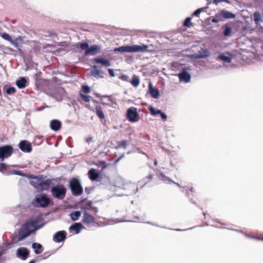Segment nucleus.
Listing matches in <instances>:
<instances>
[{"mask_svg":"<svg viewBox=\"0 0 263 263\" xmlns=\"http://www.w3.org/2000/svg\"><path fill=\"white\" fill-rule=\"evenodd\" d=\"M217 60H221L224 62L230 63L231 62L232 59L228 56L224 55L223 54H220L217 58Z\"/></svg>","mask_w":263,"mask_h":263,"instance_id":"27","label":"nucleus"},{"mask_svg":"<svg viewBox=\"0 0 263 263\" xmlns=\"http://www.w3.org/2000/svg\"><path fill=\"white\" fill-rule=\"evenodd\" d=\"M92 63L96 64H101L102 66L104 67H109L111 65L110 62L108 60L100 57H97L96 58L93 59L92 60Z\"/></svg>","mask_w":263,"mask_h":263,"instance_id":"13","label":"nucleus"},{"mask_svg":"<svg viewBox=\"0 0 263 263\" xmlns=\"http://www.w3.org/2000/svg\"><path fill=\"white\" fill-rule=\"evenodd\" d=\"M29 254V251L26 248H20L17 250V255L23 260H26Z\"/></svg>","mask_w":263,"mask_h":263,"instance_id":"12","label":"nucleus"},{"mask_svg":"<svg viewBox=\"0 0 263 263\" xmlns=\"http://www.w3.org/2000/svg\"><path fill=\"white\" fill-rule=\"evenodd\" d=\"M93 102H97V101L93 100Z\"/></svg>","mask_w":263,"mask_h":263,"instance_id":"56","label":"nucleus"},{"mask_svg":"<svg viewBox=\"0 0 263 263\" xmlns=\"http://www.w3.org/2000/svg\"><path fill=\"white\" fill-rule=\"evenodd\" d=\"M16 89L13 87H10L6 89V92L8 95H11L15 93Z\"/></svg>","mask_w":263,"mask_h":263,"instance_id":"36","label":"nucleus"},{"mask_svg":"<svg viewBox=\"0 0 263 263\" xmlns=\"http://www.w3.org/2000/svg\"><path fill=\"white\" fill-rule=\"evenodd\" d=\"M108 73H109V75L111 77H114L115 76L114 71V70L112 69H108Z\"/></svg>","mask_w":263,"mask_h":263,"instance_id":"45","label":"nucleus"},{"mask_svg":"<svg viewBox=\"0 0 263 263\" xmlns=\"http://www.w3.org/2000/svg\"><path fill=\"white\" fill-rule=\"evenodd\" d=\"M194 189L193 187H191L190 189V191L191 192H194Z\"/></svg>","mask_w":263,"mask_h":263,"instance_id":"50","label":"nucleus"},{"mask_svg":"<svg viewBox=\"0 0 263 263\" xmlns=\"http://www.w3.org/2000/svg\"><path fill=\"white\" fill-rule=\"evenodd\" d=\"M61 122L58 120H53L50 122V128L54 131L59 130L61 128Z\"/></svg>","mask_w":263,"mask_h":263,"instance_id":"17","label":"nucleus"},{"mask_svg":"<svg viewBox=\"0 0 263 263\" xmlns=\"http://www.w3.org/2000/svg\"><path fill=\"white\" fill-rule=\"evenodd\" d=\"M147 178L149 179V180H151L153 178V175H149Z\"/></svg>","mask_w":263,"mask_h":263,"instance_id":"49","label":"nucleus"},{"mask_svg":"<svg viewBox=\"0 0 263 263\" xmlns=\"http://www.w3.org/2000/svg\"><path fill=\"white\" fill-rule=\"evenodd\" d=\"M13 153V148L10 145L0 146V161H3L5 158L10 157Z\"/></svg>","mask_w":263,"mask_h":263,"instance_id":"5","label":"nucleus"},{"mask_svg":"<svg viewBox=\"0 0 263 263\" xmlns=\"http://www.w3.org/2000/svg\"><path fill=\"white\" fill-rule=\"evenodd\" d=\"M220 15H216V17L212 20V22L214 23H217L220 21H221L222 20L220 18Z\"/></svg>","mask_w":263,"mask_h":263,"instance_id":"40","label":"nucleus"},{"mask_svg":"<svg viewBox=\"0 0 263 263\" xmlns=\"http://www.w3.org/2000/svg\"><path fill=\"white\" fill-rule=\"evenodd\" d=\"M89 44L87 42H84V43H78L76 45V48H80L82 50L85 51L87 50V49H88Z\"/></svg>","mask_w":263,"mask_h":263,"instance_id":"28","label":"nucleus"},{"mask_svg":"<svg viewBox=\"0 0 263 263\" xmlns=\"http://www.w3.org/2000/svg\"><path fill=\"white\" fill-rule=\"evenodd\" d=\"M222 2H225L226 3H229L228 0H213V2L216 5L218 4L219 3H221Z\"/></svg>","mask_w":263,"mask_h":263,"instance_id":"44","label":"nucleus"},{"mask_svg":"<svg viewBox=\"0 0 263 263\" xmlns=\"http://www.w3.org/2000/svg\"><path fill=\"white\" fill-rule=\"evenodd\" d=\"M82 90L84 93H88L90 92V88L87 85H83L82 86Z\"/></svg>","mask_w":263,"mask_h":263,"instance_id":"37","label":"nucleus"},{"mask_svg":"<svg viewBox=\"0 0 263 263\" xmlns=\"http://www.w3.org/2000/svg\"><path fill=\"white\" fill-rule=\"evenodd\" d=\"M253 238H254V239H256L257 240H263V236H262V235L259 236L253 237Z\"/></svg>","mask_w":263,"mask_h":263,"instance_id":"47","label":"nucleus"},{"mask_svg":"<svg viewBox=\"0 0 263 263\" xmlns=\"http://www.w3.org/2000/svg\"><path fill=\"white\" fill-rule=\"evenodd\" d=\"M220 16L227 19L234 18L235 17V15L234 14L224 10H222L220 12Z\"/></svg>","mask_w":263,"mask_h":263,"instance_id":"20","label":"nucleus"},{"mask_svg":"<svg viewBox=\"0 0 263 263\" xmlns=\"http://www.w3.org/2000/svg\"><path fill=\"white\" fill-rule=\"evenodd\" d=\"M202 10V9L200 8L196 10L195 11H194L193 15L196 16H198L199 14L201 13V11Z\"/></svg>","mask_w":263,"mask_h":263,"instance_id":"43","label":"nucleus"},{"mask_svg":"<svg viewBox=\"0 0 263 263\" xmlns=\"http://www.w3.org/2000/svg\"><path fill=\"white\" fill-rule=\"evenodd\" d=\"M92 67L93 69L91 71V74L92 76L96 78H103V76L101 75V74L102 73V71L97 69V66H92Z\"/></svg>","mask_w":263,"mask_h":263,"instance_id":"24","label":"nucleus"},{"mask_svg":"<svg viewBox=\"0 0 263 263\" xmlns=\"http://www.w3.org/2000/svg\"><path fill=\"white\" fill-rule=\"evenodd\" d=\"M51 201V200L49 198L47 197L45 195L42 194L40 197L35 198L33 201V203L34 204V202H35L37 204V206L46 208L49 205Z\"/></svg>","mask_w":263,"mask_h":263,"instance_id":"6","label":"nucleus"},{"mask_svg":"<svg viewBox=\"0 0 263 263\" xmlns=\"http://www.w3.org/2000/svg\"><path fill=\"white\" fill-rule=\"evenodd\" d=\"M66 236L67 233L66 231L64 230L58 231L54 234L53 240L55 242H61L66 239Z\"/></svg>","mask_w":263,"mask_h":263,"instance_id":"9","label":"nucleus"},{"mask_svg":"<svg viewBox=\"0 0 263 263\" xmlns=\"http://www.w3.org/2000/svg\"><path fill=\"white\" fill-rule=\"evenodd\" d=\"M89 179L92 181L96 180L99 177V174L95 168L90 169L88 173Z\"/></svg>","mask_w":263,"mask_h":263,"instance_id":"18","label":"nucleus"},{"mask_svg":"<svg viewBox=\"0 0 263 263\" xmlns=\"http://www.w3.org/2000/svg\"><path fill=\"white\" fill-rule=\"evenodd\" d=\"M126 118L131 122H137L139 120L137 108L134 107H129L127 110Z\"/></svg>","mask_w":263,"mask_h":263,"instance_id":"7","label":"nucleus"},{"mask_svg":"<svg viewBox=\"0 0 263 263\" xmlns=\"http://www.w3.org/2000/svg\"><path fill=\"white\" fill-rule=\"evenodd\" d=\"M1 36L4 39L11 42L12 44H15L11 37L8 33L4 32L2 34Z\"/></svg>","mask_w":263,"mask_h":263,"instance_id":"33","label":"nucleus"},{"mask_svg":"<svg viewBox=\"0 0 263 263\" xmlns=\"http://www.w3.org/2000/svg\"><path fill=\"white\" fill-rule=\"evenodd\" d=\"M124 156V155H122L121 156H120L119 158H118L117 159H116L115 161V163L116 164Z\"/></svg>","mask_w":263,"mask_h":263,"instance_id":"48","label":"nucleus"},{"mask_svg":"<svg viewBox=\"0 0 263 263\" xmlns=\"http://www.w3.org/2000/svg\"><path fill=\"white\" fill-rule=\"evenodd\" d=\"M83 221L85 223L91 224L95 222V218L91 214L86 212L84 213Z\"/></svg>","mask_w":263,"mask_h":263,"instance_id":"15","label":"nucleus"},{"mask_svg":"<svg viewBox=\"0 0 263 263\" xmlns=\"http://www.w3.org/2000/svg\"><path fill=\"white\" fill-rule=\"evenodd\" d=\"M149 47L148 45L143 44L132 46L126 45L115 48L114 51L120 52H145L151 51L148 49Z\"/></svg>","mask_w":263,"mask_h":263,"instance_id":"2","label":"nucleus"},{"mask_svg":"<svg viewBox=\"0 0 263 263\" xmlns=\"http://www.w3.org/2000/svg\"><path fill=\"white\" fill-rule=\"evenodd\" d=\"M44 82H45V83H49V81L48 80H43Z\"/></svg>","mask_w":263,"mask_h":263,"instance_id":"51","label":"nucleus"},{"mask_svg":"<svg viewBox=\"0 0 263 263\" xmlns=\"http://www.w3.org/2000/svg\"><path fill=\"white\" fill-rule=\"evenodd\" d=\"M69 187L72 194L74 196H80L82 194L83 189L80 181L75 178H72L69 182Z\"/></svg>","mask_w":263,"mask_h":263,"instance_id":"3","label":"nucleus"},{"mask_svg":"<svg viewBox=\"0 0 263 263\" xmlns=\"http://www.w3.org/2000/svg\"><path fill=\"white\" fill-rule=\"evenodd\" d=\"M26 84L27 80L24 77L21 78L19 80L16 81V85L20 89H22L26 87Z\"/></svg>","mask_w":263,"mask_h":263,"instance_id":"21","label":"nucleus"},{"mask_svg":"<svg viewBox=\"0 0 263 263\" xmlns=\"http://www.w3.org/2000/svg\"><path fill=\"white\" fill-rule=\"evenodd\" d=\"M79 205L80 208L83 210H89L92 208V202L89 200H83L80 202Z\"/></svg>","mask_w":263,"mask_h":263,"instance_id":"16","label":"nucleus"},{"mask_svg":"<svg viewBox=\"0 0 263 263\" xmlns=\"http://www.w3.org/2000/svg\"><path fill=\"white\" fill-rule=\"evenodd\" d=\"M32 247L35 249L34 253L35 254H38L41 253L42 252V250H39L42 248V246L40 243H38L36 242H33L32 245Z\"/></svg>","mask_w":263,"mask_h":263,"instance_id":"26","label":"nucleus"},{"mask_svg":"<svg viewBox=\"0 0 263 263\" xmlns=\"http://www.w3.org/2000/svg\"><path fill=\"white\" fill-rule=\"evenodd\" d=\"M183 25L184 26L187 27L188 28H190L191 26H192L193 25L191 23V18L187 17L184 22Z\"/></svg>","mask_w":263,"mask_h":263,"instance_id":"35","label":"nucleus"},{"mask_svg":"<svg viewBox=\"0 0 263 263\" xmlns=\"http://www.w3.org/2000/svg\"><path fill=\"white\" fill-rule=\"evenodd\" d=\"M223 28H224V30L223 31V35L225 36H229L232 31V28L230 27L228 24H225L222 26Z\"/></svg>","mask_w":263,"mask_h":263,"instance_id":"29","label":"nucleus"},{"mask_svg":"<svg viewBox=\"0 0 263 263\" xmlns=\"http://www.w3.org/2000/svg\"><path fill=\"white\" fill-rule=\"evenodd\" d=\"M81 215V213L80 211H75L74 212L71 213L70 214V216L71 219L73 221L77 220L79 217H80Z\"/></svg>","mask_w":263,"mask_h":263,"instance_id":"30","label":"nucleus"},{"mask_svg":"<svg viewBox=\"0 0 263 263\" xmlns=\"http://www.w3.org/2000/svg\"><path fill=\"white\" fill-rule=\"evenodd\" d=\"M120 79L124 81L128 82H129V77L126 74H122L120 77Z\"/></svg>","mask_w":263,"mask_h":263,"instance_id":"41","label":"nucleus"},{"mask_svg":"<svg viewBox=\"0 0 263 263\" xmlns=\"http://www.w3.org/2000/svg\"><path fill=\"white\" fill-rule=\"evenodd\" d=\"M161 118L163 120H166L167 118V116L163 112L161 111V113L160 114Z\"/></svg>","mask_w":263,"mask_h":263,"instance_id":"46","label":"nucleus"},{"mask_svg":"<svg viewBox=\"0 0 263 263\" xmlns=\"http://www.w3.org/2000/svg\"><path fill=\"white\" fill-rule=\"evenodd\" d=\"M254 21L256 23L260 20L261 16L259 12H255L254 14Z\"/></svg>","mask_w":263,"mask_h":263,"instance_id":"39","label":"nucleus"},{"mask_svg":"<svg viewBox=\"0 0 263 263\" xmlns=\"http://www.w3.org/2000/svg\"><path fill=\"white\" fill-rule=\"evenodd\" d=\"M29 177L31 179H35L37 182V184L42 187L44 186H49L52 184V179H47L45 181H43L41 179L39 178L38 177L35 176L33 175H31L29 176Z\"/></svg>","mask_w":263,"mask_h":263,"instance_id":"11","label":"nucleus"},{"mask_svg":"<svg viewBox=\"0 0 263 263\" xmlns=\"http://www.w3.org/2000/svg\"><path fill=\"white\" fill-rule=\"evenodd\" d=\"M29 263H35V260H32Z\"/></svg>","mask_w":263,"mask_h":263,"instance_id":"52","label":"nucleus"},{"mask_svg":"<svg viewBox=\"0 0 263 263\" xmlns=\"http://www.w3.org/2000/svg\"><path fill=\"white\" fill-rule=\"evenodd\" d=\"M80 96L83 101H84L85 102H89L91 100H92V98L91 96H88V95H85L82 93H80Z\"/></svg>","mask_w":263,"mask_h":263,"instance_id":"32","label":"nucleus"},{"mask_svg":"<svg viewBox=\"0 0 263 263\" xmlns=\"http://www.w3.org/2000/svg\"><path fill=\"white\" fill-rule=\"evenodd\" d=\"M203 54H200V55H198L199 58H205L206 57H208L209 55V52L208 50H205L203 52Z\"/></svg>","mask_w":263,"mask_h":263,"instance_id":"42","label":"nucleus"},{"mask_svg":"<svg viewBox=\"0 0 263 263\" xmlns=\"http://www.w3.org/2000/svg\"><path fill=\"white\" fill-rule=\"evenodd\" d=\"M85 190H86V191H88V189H87V187H86V188H85Z\"/></svg>","mask_w":263,"mask_h":263,"instance_id":"54","label":"nucleus"},{"mask_svg":"<svg viewBox=\"0 0 263 263\" xmlns=\"http://www.w3.org/2000/svg\"><path fill=\"white\" fill-rule=\"evenodd\" d=\"M50 192L54 198L59 200H63L66 196V189L63 185H61L52 187Z\"/></svg>","mask_w":263,"mask_h":263,"instance_id":"4","label":"nucleus"},{"mask_svg":"<svg viewBox=\"0 0 263 263\" xmlns=\"http://www.w3.org/2000/svg\"><path fill=\"white\" fill-rule=\"evenodd\" d=\"M85 190H86V191H88V189H87V187H86V188H85Z\"/></svg>","mask_w":263,"mask_h":263,"instance_id":"55","label":"nucleus"},{"mask_svg":"<svg viewBox=\"0 0 263 263\" xmlns=\"http://www.w3.org/2000/svg\"><path fill=\"white\" fill-rule=\"evenodd\" d=\"M149 110L150 111V112L152 115H156L161 113V111L160 110H156L155 108L152 106H151L149 108Z\"/></svg>","mask_w":263,"mask_h":263,"instance_id":"34","label":"nucleus"},{"mask_svg":"<svg viewBox=\"0 0 263 263\" xmlns=\"http://www.w3.org/2000/svg\"><path fill=\"white\" fill-rule=\"evenodd\" d=\"M149 92L151 95L154 98L157 99L159 97V91L158 89L153 88L152 84H149Z\"/></svg>","mask_w":263,"mask_h":263,"instance_id":"23","label":"nucleus"},{"mask_svg":"<svg viewBox=\"0 0 263 263\" xmlns=\"http://www.w3.org/2000/svg\"><path fill=\"white\" fill-rule=\"evenodd\" d=\"M37 221L29 220L23 224L17 234V241H21L28 237L31 233L40 229L42 226L36 225Z\"/></svg>","mask_w":263,"mask_h":263,"instance_id":"1","label":"nucleus"},{"mask_svg":"<svg viewBox=\"0 0 263 263\" xmlns=\"http://www.w3.org/2000/svg\"><path fill=\"white\" fill-rule=\"evenodd\" d=\"M128 141L127 140H122L118 142L117 148H126Z\"/></svg>","mask_w":263,"mask_h":263,"instance_id":"31","label":"nucleus"},{"mask_svg":"<svg viewBox=\"0 0 263 263\" xmlns=\"http://www.w3.org/2000/svg\"><path fill=\"white\" fill-rule=\"evenodd\" d=\"M101 46L99 45H92L85 51V55H95L101 52Z\"/></svg>","mask_w":263,"mask_h":263,"instance_id":"8","label":"nucleus"},{"mask_svg":"<svg viewBox=\"0 0 263 263\" xmlns=\"http://www.w3.org/2000/svg\"><path fill=\"white\" fill-rule=\"evenodd\" d=\"M131 84L135 87H137L140 84V79L139 77L134 75L131 81H129Z\"/></svg>","mask_w":263,"mask_h":263,"instance_id":"25","label":"nucleus"},{"mask_svg":"<svg viewBox=\"0 0 263 263\" xmlns=\"http://www.w3.org/2000/svg\"><path fill=\"white\" fill-rule=\"evenodd\" d=\"M18 147L24 152L30 153L32 151L31 144L26 140L21 141L18 144Z\"/></svg>","mask_w":263,"mask_h":263,"instance_id":"10","label":"nucleus"},{"mask_svg":"<svg viewBox=\"0 0 263 263\" xmlns=\"http://www.w3.org/2000/svg\"><path fill=\"white\" fill-rule=\"evenodd\" d=\"M179 78L180 82H189L191 80L190 74L185 71L176 74Z\"/></svg>","mask_w":263,"mask_h":263,"instance_id":"14","label":"nucleus"},{"mask_svg":"<svg viewBox=\"0 0 263 263\" xmlns=\"http://www.w3.org/2000/svg\"><path fill=\"white\" fill-rule=\"evenodd\" d=\"M101 103L103 104V105H105V104H106V105H108V104L104 102H102Z\"/></svg>","mask_w":263,"mask_h":263,"instance_id":"53","label":"nucleus"},{"mask_svg":"<svg viewBox=\"0 0 263 263\" xmlns=\"http://www.w3.org/2000/svg\"><path fill=\"white\" fill-rule=\"evenodd\" d=\"M93 111H95L97 116L100 120L105 119V115L102 110V107L101 106L97 105L95 107V110L92 109Z\"/></svg>","mask_w":263,"mask_h":263,"instance_id":"19","label":"nucleus"},{"mask_svg":"<svg viewBox=\"0 0 263 263\" xmlns=\"http://www.w3.org/2000/svg\"><path fill=\"white\" fill-rule=\"evenodd\" d=\"M8 166L6 164L0 162V172H3L4 171H6L7 169Z\"/></svg>","mask_w":263,"mask_h":263,"instance_id":"38","label":"nucleus"},{"mask_svg":"<svg viewBox=\"0 0 263 263\" xmlns=\"http://www.w3.org/2000/svg\"><path fill=\"white\" fill-rule=\"evenodd\" d=\"M82 228V225L81 223H74L70 227L69 230L70 231L73 230L76 234H78L80 233Z\"/></svg>","mask_w":263,"mask_h":263,"instance_id":"22","label":"nucleus"}]
</instances>
